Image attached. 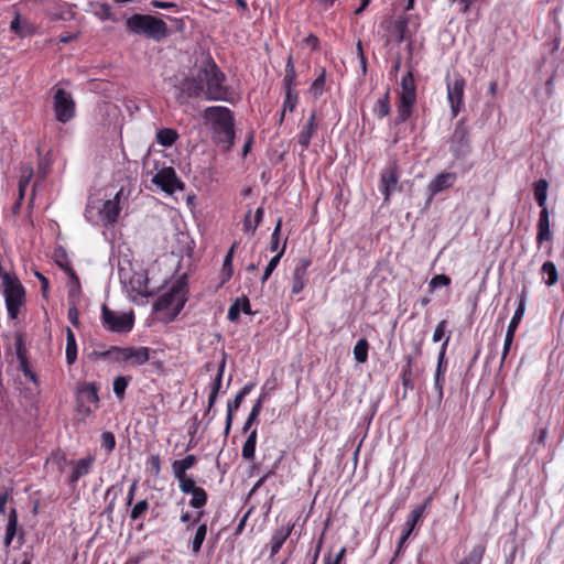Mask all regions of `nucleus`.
I'll return each mask as SVG.
<instances>
[{"instance_id":"nucleus-1","label":"nucleus","mask_w":564,"mask_h":564,"mask_svg":"<svg viewBox=\"0 0 564 564\" xmlns=\"http://www.w3.org/2000/svg\"><path fill=\"white\" fill-rule=\"evenodd\" d=\"M225 80V74L214 59L208 57L194 67L180 83L178 89L187 98L204 96L206 100H227L228 88Z\"/></svg>"},{"instance_id":"nucleus-2","label":"nucleus","mask_w":564,"mask_h":564,"mask_svg":"<svg viewBox=\"0 0 564 564\" xmlns=\"http://www.w3.org/2000/svg\"><path fill=\"white\" fill-rule=\"evenodd\" d=\"M204 117L210 124L215 141L225 149H230L235 139L232 112L226 107H208Z\"/></svg>"},{"instance_id":"nucleus-3","label":"nucleus","mask_w":564,"mask_h":564,"mask_svg":"<svg viewBox=\"0 0 564 564\" xmlns=\"http://www.w3.org/2000/svg\"><path fill=\"white\" fill-rule=\"evenodd\" d=\"M126 26L129 32L137 35H144L156 42L166 37L169 33L166 23L151 14H132L126 20Z\"/></svg>"},{"instance_id":"nucleus-4","label":"nucleus","mask_w":564,"mask_h":564,"mask_svg":"<svg viewBox=\"0 0 564 564\" xmlns=\"http://www.w3.org/2000/svg\"><path fill=\"white\" fill-rule=\"evenodd\" d=\"M400 86L395 124L405 122L412 116L416 102V84L411 70L402 76Z\"/></svg>"},{"instance_id":"nucleus-5","label":"nucleus","mask_w":564,"mask_h":564,"mask_svg":"<svg viewBox=\"0 0 564 564\" xmlns=\"http://www.w3.org/2000/svg\"><path fill=\"white\" fill-rule=\"evenodd\" d=\"M2 289L8 315L11 319H15L24 304L25 290L19 279L9 272L2 274Z\"/></svg>"},{"instance_id":"nucleus-6","label":"nucleus","mask_w":564,"mask_h":564,"mask_svg":"<svg viewBox=\"0 0 564 564\" xmlns=\"http://www.w3.org/2000/svg\"><path fill=\"white\" fill-rule=\"evenodd\" d=\"M186 301L185 282L178 280L166 293L155 301L153 308L156 312L171 310L170 319L172 321L181 313Z\"/></svg>"},{"instance_id":"nucleus-7","label":"nucleus","mask_w":564,"mask_h":564,"mask_svg":"<svg viewBox=\"0 0 564 564\" xmlns=\"http://www.w3.org/2000/svg\"><path fill=\"white\" fill-rule=\"evenodd\" d=\"M449 152L456 160L466 158L471 152V143L466 119L462 118L455 124L454 131L448 139Z\"/></svg>"},{"instance_id":"nucleus-8","label":"nucleus","mask_w":564,"mask_h":564,"mask_svg":"<svg viewBox=\"0 0 564 564\" xmlns=\"http://www.w3.org/2000/svg\"><path fill=\"white\" fill-rule=\"evenodd\" d=\"M53 108L56 120L62 123H66L75 116V101L72 95L63 88L55 90Z\"/></svg>"},{"instance_id":"nucleus-9","label":"nucleus","mask_w":564,"mask_h":564,"mask_svg":"<svg viewBox=\"0 0 564 564\" xmlns=\"http://www.w3.org/2000/svg\"><path fill=\"white\" fill-rule=\"evenodd\" d=\"M447 99L451 106V113L457 117L464 107V90L466 82L462 75L455 74L453 78L446 77Z\"/></svg>"},{"instance_id":"nucleus-10","label":"nucleus","mask_w":564,"mask_h":564,"mask_svg":"<svg viewBox=\"0 0 564 564\" xmlns=\"http://www.w3.org/2000/svg\"><path fill=\"white\" fill-rule=\"evenodd\" d=\"M102 322L113 333H128L133 327L132 313H118L102 305Z\"/></svg>"},{"instance_id":"nucleus-11","label":"nucleus","mask_w":564,"mask_h":564,"mask_svg":"<svg viewBox=\"0 0 564 564\" xmlns=\"http://www.w3.org/2000/svg\"><path fill=\"white\" fill-rule=\"evenodd\" d=\"M402 186L399 184V170L395 161L390 162L381 172L380 175V191L384 198V204L390 202L391 195L395 191H401Z\"/></svg>"},{"instance_id":"nucleus-12","label":"nucleus","mask_w":564,"mask_h":564,"mask_svg":"<svg viewBox=\"0 0 564 564\" xmlns=\"http://www.w3.org/2000/svg\"><path fill=\"white\" fill-rule=\"evenodd\" d=\"M525 301H527V295H525V291L522 290L520 296H519V303H518V307L513 314V317L511 318L509 325H508V328H507V333H506V337H505V341H503V349H502V355H501V365L503 364L505 359L507 358L509 351H510V347L512 345V341H513V338H514V334H516V330L519 326V323L521 321V318L523 317L524 315V312H525Z\"/></svg>"},{"instance_id":"nucleus-13","label":"nucleus","mask_w":564,"mask_h":564,"mask_svg":"<svg viewBox=\"0 0 564 564\" xmlns=\"http://www.w3.org/2000/svg\"><path fill=\"white\" fill-rule=\"evenodd\" d=\"M121 282L133 300L137 296L147 297L151 295L148 288L149 279L144 272H133L129 278L121 275Z\"/></svg>"},{"instance_id":"nucleus-14","label":"nucleus","mask_w":564,"mask_h":564,"mask_svg":"<svg viewBox=\"0 0 564 564\" xmlns=\"http://www.w3.org/2000/svg\"><path fill=\"white\" fill-rule=\"evenodd\" d=\"M98 391L95 383H84L77 392L78 409L82 413L90 414L94 409L98 408Z\"/></svg>"},{"instance_id":"nucleus-15","label":"nucleus","mask_w":564,"mask_h":564,"mask_svg":"<svg viewBox=\"0 0 564 564\" xmlns=\"http://www.w3.org/2000/svg\"><path fill=\"white\" fill-rule=\"evenodd\" d=\"M152 183L169 194H173L176 189H183V183L171 166L161 169L152 177Z\"/></svg>"},{"instance_id":"nucleus-16","label":"nucleus","mask_w":564,"mask_h":564,"mask_svg":"<svg viewBox=\"0 0 564 564\" xmlns=\"http://www.w3.org/2000/svg\"><path fill=\"white\" fill-rule=\"evenodd\" d=\"M457 180V175L454 172H442L438 175H436L429 184L427 192V204L432 202L433 197L452 187Z\"/></svg>"},{"instance_id":"nucleus-17","label":"nucleus","mask_w":564,"mask_h":564,"mask_svg":"<svg viewBox=\"0 0 564 564\" xmlns=\"http://www.w3.org/2000/svg\"><path fill=\"white\" fill-rule=\"evenodd\" d=\"M310 265L311 260L307 258H301L296 262L292 276V294H299L305 288Z\"/></svg>"},{"instance_id":"nucleus-18","label":"nucleus","mask_w":564,"mask_h":564,"mask_svg":"<svg viewBox=\"0 0 564 564\" xmlns=\"http://www.w3.org/2000/svg\"><path fill=\"white\" fill-rule=\"evenodd\" d=\"M419 355H421V346L420 344H415V355L405 356L406 365L404 366L401 373L402 386L405 390L414 389V380L417 376V370L413 368V365L415 356Z\"/></svg>"},{"instance_id":"nucleus-19","label":"nucleus","mask_w":564,"mask_h":564,"mask_svg":"<svg viewBox=\"0 0 564 564\" xmlns=\"http://www.w3.org/2000/svg\"><path fill=\"white\" fill-rule=\"evenodd\" d=\"M95 462L94 456H86L76 462L72 460L69 465L73 467L69 476V484L74 486L82 477L88 475Z\"/></svg>"},{"instance_id":"nucleus-20","label":"nucleus","mask_w":564,"mask_h":564,"mask_svg":"<svg viewBox=\"0 0 564 564\" xmlns=\"http://www.w3.org/2000/svg\"><path fill=\"white\" fill-rule=\"evenodd\" d=\"M150 348L148 347H126V360L132 367H139L150 360Z\"/></svg>"},{"instance_id":"nucleus-21","label":"nucleus","mask_w":564,"mask_h":564,"mask_svg":"<svg viewBox=\"0 0 564 564\" xmlns=\"http://www.w3.org/2000/svg\"><path fill=\"white\" fill-rule=\"evenodd\" d=\"M553 236L550 229V217L547 207L541 208L538 220L536 242L542 245L544 241L552 240Z\"/></svg>"},{"instance_id":"nucleus-22","label":"nucleus","mask_w":564,"mask_h":564,"mask_svg":"<svg viewBox=\"0 0 564 564\" xmlns=\"http://www.w3.org/2000/svg\"><path fill=\"white\" fill-rule=\"evenodd\" d=\"M122 194L120 189L112 199H108L104 203L101 215L107 223H115L120 213L119 199Z\"/></svg>"},{"instance_id":"nucleus-23","label":"nucleus","mask_w":564,"mask_h":564,"mask_svg":"<svg viewBox=\"0 0 564 564\" xmlns=\"http://www.w3.org/2000/svg\"><path fill=\"white\" fill-rule=\"evenodd\" d=\"M316 115H315V111H313L308 118V120L306 121V123L302 127L300 133H299V138H297V141H299V144L303 148V149H307L310 143H311V139L313 137V134L315 133L316 131Z\"/></svg>"},{"instance_id":"nucleus-24","label":"nucleus","mask_w":564,"mask_h":564,"mask_svg":"<svg viewBox=\"0 0 564 564\" xmlns=\"http://www.w3.org/2000/svg\"><path fill=\"white\" fill-rule=\"evenodd\" d=\"M292 530L293 525L291 524H288L286 527H281L275 530L270 542L271 556L275 555L280 551L286 539L290 536Z\"/></svg>"},{"instance_id":"nucleus-25","label":"nucleus","mask_w":564,"mask_h":564,"mask_svg":"<svg viewBox=\"0 0 564 564\" xmlns=\"http://www.w3.org/2000/svg\"><path fill=\"white\" fill-rule=\"evenodd\" d=\"M224 370H225V360H223L220 362V365L218 366L216 377L214 378V380L210 383V392H209V397H208V408H207L205 415H207L210 412L212 408L214 406V404L217 400L218 392L221 388Z\"/></svg>"},{"instance_id":"nucleus-26","label":"nucleus","mask_w":564,"mask_h":564,"mask_svg":"<svg viewBox=\"0 0 564 564\" xmlns=\"http://www.w3.org/2000/svg\"><path fill=\"white\" fill-rule=\"evenodd\" d=\"M197 462L195 455H187L183 459H176L172 463V471L174 477L186 476V471L191 469Z\"/></svg>"},{"instance_id":"nucleus-27","label":"nucleus","mask_w":564,"mask_h":564,"mask_svg":"<svg viewBox=\"0 0 564 564\" xmlns=\"http://www.w3.org/2000/svg\"><path fill=\"white\" fill-rule=\"evenodd\" d=\"M431 501V497H429L424 503L417 505L410 513L408 520L404 523V529L409 531H413L416 523L421 520L423 517L424 510L426 509L427 505Z\"/></svg>"},{"instance_id":"nucleus-28","label":"nucleus","mask_w":564,"mask_h":564,"mask_svg":"<svg viewBox=\"0 0 564 564\" xmlns=\"http://www.w3.org/2000/svg\"><path fill=\"white\" fill-rule=\"evenodd\" d=\"M77 358V345L75 334L69 327H66V361L73 365Z\"/></svg>"},{"instance_id":"nucleus-29","label":"nucleus","mask_w":564,"mask_h":564,"mask_svg":"<svg viewBox=\"0 0 564 564\" xmlns=\"http://www.w3.org/2000/svg\"><path fill=\"white\" fill-rule=\"evenodd\" d=\"M549 183L541 178L534 183V198L541 208L546 207Z\"/></svg>"},{"instance_id":"nucleus-30","label":"nucleus","mask_w":564,"mask_h":564,"mask_svg":"<svg viewBox=\"0 0 564 564\" xmlns=\"http://www.w3.org/2000/svg\"><path fill=\"white\" fill-rule=\"evenodd\" d=\"M256 445H257V430H252L249 433V435L242 446L241 455L245 459L251 460L254 458Z\"/></svg>"},{"instance_id":"nucleus-31","label":"nucleus","mask_w":564,"mask_h":564,"mask_svg":"<svg viewBox=\"0 0 564 564\" xmlns=\"http://www.w3.org/2000/svg\"><path fill=\"white\" fill-rule=\"evenodd\" d=\"M207 535V524L203 523L197 527L195 534L191 541L192 552L197 555L200 552L203 542L205 541Z\"/></svg>"},{"instance_id":"nucleus-32","label":"nucleus","mask_w":564,"mask_h":564,"mask_svg":"<svg viewBox=\"0 0 564 564\" xmlns=\"http://www.w3.org/2000/svg\"><path fill=\"white\" fill-rule=\"evenodd\" d=\"M178 134L176 130L164 128L156 132V141L163 147H171L177 140Z\"/></svg>"},{"instance_id":"nucleus-33","label":"nucleus","mask_w":564,"mask_h":564,"mask_svg":"<svg viewBox=\"0 0 564 564\" xmlns=\"http://www.w3.org/2000/svg\"><path fill=\"white\" fill-rule=\"evenodd\" d=\"M541 272H542V274L547 276L544 280V282L547 286H552L557 283L558 272H557L556 265L552 261L544 262L541 268Z\"/></svg>"},{"instance_id":"nucleus-34","label":"nucleus","mask_w":564,"mask_h":564,"mask_svg":"<svg viewBox=\"0 0 564 564\" xmlns=\"http://www.w3.org/2000/svg\"><path fill=\"white\" fill-rule=\"evenodd\" d=\"M99 357L104 359H110L116 362H124L126 347L112 346L108 350L99 352Z\"/></svg>"},{"instance_id":"nucleus-35","label":"nucleus","mask_w":564,"mask_h":564,"mask_svg":"<svg viewBox=\"0 0 564 564\" xmlns=\"http://www.w3.org/2000/svg\"><path fill=\"white\" fill-rule=\"evenodd\" d=\"M17 525H18V516L15 509H12L9 519L8 524L6 528V536H4V544L9 546L15 535L17 532Z\"/></svg>"},{"instance_id":"nucleus-36","label":"nucleus","mask_w":564,"mask_h":564,"mask_svg":"<svg viewBox=\"0 0 564 564\" xmlns=\"http://www.w3.org/2000/svg\"><path fill=\"white\" fill-rule=\"evenodd\" d=\"M243 401V398L241 395H236L232 401H229L227 404V415H226V426H225V434L228 435L232 419H234V411L238 410Z\"/></svg>"},{"instance_id":"nucleus-37","label":"nucleus","mask_w":564,"mask_h":564,"mask_svg":"<svg viewBox=\"0 0 564 564\" xmlns=\"http://www.w3.org/2000/svg\"><path fill=\"white\" fill-rule=\"evenodd\" d=\"M369 343L366 338H360L354 347V357L356 361L364 364L368 360Z\"/></svg>"},{"instance_id":"nucleus-38","label":"nucleus","mask_w":564,"mask_h":564,"mask_svg":"<svg viewBox=\"0 0 564 564\" xmlns=\"http://www.w3.org/2000/svg\"><path fill=\"white\" fill-rule=\"evenodd\" d=\"M373 112L379 118H383L390 112V91H386L382 98H379L373 107Z\"/></svg>"},{"instance_id":"nucleus-39","label":"nucleus","mask_w":564,"mask_h":564,"mask_svg":"<svg viewBox=\"0 0 564 564\" xmlns=\"http://www.w3.org/2000/svg\"><path fill=\"white\" fill-rule=\"evenodd\" d=\"M10 30L20 36L31 34V26L26 21H21L20 14L17 13L10 23Z\"/></svg>"},{"instance_id":"nucleus-40","label":"nucleus","mask_w":564,"mask_h":564,"mask_svg":"<svg viewBox=\"0 0 564 564\" xmlns=\"http://www.w3.org/2000/svg\"><path fill=\"white\" fill-rule=\"evenodd\" d=\"M485 554V545L478 544L473 547L469 554L463 558L458 564H480Z\"/></svg>"},{"instance_id":"nucleus-41","label":"nucleus","mask_w":564,"mask_h":564,"mask_svg":"<svg viewBox=\"0 0 564 564\" xmlns=\"http://www.w3.org/2000/svg\"><path fill=\"white\" fill-rule=\"evenodd\" d=\"M448 341H449V337H447L444 340V343L442 344V347H441V350H440V354H438V358H437V367H436V371H435V381H438L442 378V376L445 373V371H446L445 352H446V348H447Z\"/></svg>"},{"instance_id":"nucleus-42","label":"nucleus","mask_w":564,"mask_h":564,"mask_svg":"<svg viewBox=\"0 0 564 564\" xmlns=\"http://www.w3.org/2000/svg\"><path fill=\"white\" fill-rule=\"evenodd\" d=\"M296 72L293 64L292 55H289L286 65H285V76L283 78V84L285 88H291L295 85Z\"/></svg>"},{"instance_id":"nucleus-43","label":"nucleus","mask_w":564,"mask_h":564,"mask_svg":"<svg viewBox=\"0 0 564 564\" xmlns=\"http://www.w3.org/2000/svg\"><path fill=\"white\" fill-rule=\"evenodd\" d=\"M235 247H236V243H234L230 247L227 254L225 256L223 269H221L223 282L228 281L232 276V258H234Z\"/></svg>"},{"instance_id":"nucleus-44","label":"nucleus","mask_w":564,"mask_h":564,"mask_svg":"<svg viewBox=\"0 0 564 564\" xmlns=\"http://www.w3.org/2000/svg\"><path fill=\"white\" fill-rule=\"evenodd\" d=\"M263 399H264V394H261L259 397V399L256 401V403L253 404L249 415H248V419L246 420L245 424H243V432H247L252 423L257 420L258 415L260 414L261 412V409H262V402H263Z\"/></svg>"},{"instance_id":"nucleus-45","label":"nucleus","mask_w":564,"mask_h":564,"mask_svg":"<svg viewBox=\"0 0 564 564\" xmlns=\"http://www.w3.org/2000/svg\"><path fill=\"white\" fill-rule=\"evenodd\" d=\"M130 377L119 376L115 378L112 383L113 393L118 399H122L124 397L126 389L129 384Z\"/></svg>"},{"instance_id":"nucleus-46","label":"nucleus","mask_w":564,"mask_h":564,"mask_svg":"<svg viewBox=\"0 0 564 564\" xmlns=\"http://www.w3.org/2000/svg\"><path fill=\"white\" fill-rule=\"evenodd\" d=\"M297 104V93L291 88H285V99L283 104V111L281 113V120L284 117L285 110L293 111Z\"/></svg>"},{"instance_id":"nucleus-47","label":"nucleus","mask_w":564,"mask_h":564,"mask_svg":"<svg viewBox=\"0 0 564 564\" xmlns=\"http://www.w3.org/2000/svg\"><path fill=\"white\" fill-rule=\"evenodd\" d=\"M191 495H192V499L189 501V505L193 508L200 509L207 503V494L203 488L198 487Z\"/></svg>"},{"instance_id":"nucleus-48","label":"nucleus","mask_w":564,"mask_h":564,"mask_svg":"<svg viewBox=\"0 0 564 564\" xmlns=\"http://www.w3.org/2000/svg\"><path fill=\"white\" fill-rule=\"evenodd\" d=\"M284 250H285V245L282 247V249L280 250V252L278 254H275L268 263V265L265 267L264 269V272L262 274V278H261V282L264 283L269 278L270 275L272 274V272L275 270V268L278 267L280 260H281V257L283 256L284 253Z\"/></svg>"},{"instance_id":"nucleus-49","label":"nucleus","mask_w":564,"mask_h":564,"mask_svg":"<svg viewBox=\"0 0 564 564\" xmlns=\"http://www.w3.org/2000/svg\"><path fill=\"white\" fill-rule=\"evenodd\" d=\"M178 480L180 489L183 494H192L195 491L198 487L196 486V482L193 477L186 475L182 477H175Z\"/></svg>"},{"instance_id":"nucleus-50","label":"nucleus","mask_w":564,"mask_h":564,"mask_svg":"<svg viewBox=\"0 0 564 564\" xmlns=\"http://www.w3.org/2000/svg\"><path fill=\"white\" fill-rule=\"evenodd\" d=\"M149 509V502L148 500H140L138 501L130 511V519L132 521H135L140 519Z\"/></svg>"},{"instance_id":"nucleus-51","label":"nucleus","mask_w":564,"mask_h":564,"mask_svg":"<svg viewBox=\"0 0 564 564\" xmlns=\"http://www.w3.org/2000/svg\"><path fill=\"white\" fill-rule=\"evenodd\" d=\"M101 446L108 452H112L116 446V438L111 432H104L100 440Z\"/></svg>"},{"instance_id":"nucleus-52","label":"nucleus","mask_w":564,"mask_h":564,"mask_svg":"<svg viewBox=\"0 0 564 564\" xmlns=\"http://www.w3.org/2000/svg\"><path fill=\"white\" fill-rule=\"evenodd\" d=\"M408 23H409V18L408 17H404V18H400L397 23H395V30L398 31L399 33V39L398 41L399 42H402L405 40L406 37V33H408Z\"/></svg>"},{"instance_id":"nucleus-53","label":"nucleus","mask_w":564,"mask_h":564,"mask_svg":"<svg viewBox=\"0 0 564 564\" xmlns=\"http://www.w3.org/2000/svg\"><path fill=\"white\" fill-rule=\"evenodd\" d=\"M325 86V73L323 72L311 85V93L318 97L322 95Z\"/></svg>"},{"instance_id":"nucleus-54","label":"nucleus","mask_w":564,"mask_h":564,"mask_svg":"<svg viewBox=\"0 0 564 564\" xmlns=\"http://www.w3.org/2000/svg\"><path fill=\"white\" fill-rule=\"evenodd\" d=\"M281 226H282V220H281V218H279L278 221H276V225H275V227L273 229V232L271 235V243H270L271 251H276L278 250L279 241H280Z\"/></svg>"},{"instance_id":"nucleus-55","label":"nucleus","mask_w":564,"mask_h":564,"mask_svg":"<svg viewBox=\"0 0 564 564\" xmlns=\"http://www.w3.org/2000/svg\"><path fill=\"white\" fill-rule=\"evenodd\" d=\"M449 283H451L449 276H447L445 274H437L431 279L430 286L432 289H436L440 286H447V285H449Z\"/></svg>"},{"instance_id":"nucleus-56","label":"nucleus","mask_w":564,"mask_h":564,"mask_svg":"<svg viewBox=\"0 0 564 564\" xmlns=\"http://www.w3.org/2000/svg\"><path fill=\"white\" fill-rule=\"evenodd\" d=\"M148 465L153 473L154 476H159L161 473V459L159 455H152L149 460Z\"/></svg>"},{"instance_id":"nucleus-57","label":"nucleus","mask_w":564,"mask_h":564,"mask_svg":"<svg viewBox=\"0 0 564 564\" xmlns=\"http://www.w3.org/2000/svg\"><path fill=\"white\" fill-rule=\"evenodd\" d=\"M240 315V302L237 299L229 307L228 310V319L230 322H236L239 318Z\"/></svg>"},{"instance_id":"nucleus-58","label":"nucleus","mask_w":564,"mask_h":564,"mask_svg":"<svg viewBox=\"0 0 564 564\" xmlns=\"http://www.w3.org/2000/svg\"><path fill=\"white\" fill-rule=\"evenodd\" d=\"M446 326H447V322L445 319L441 321L436 325L434 334H433V341L434 343L440 341L444 337Z\"/></svg>"},{"instance_id":"nucleus-59","label":"nucleus","mask_w":564,"mask_h":564,"mask_svg":"<svg viewBox=\"0 0 564 564\" xmlns=\"http://www.w3.org/2000/svg\"><path fill=\"white\" fill-rule=\"evenodd\" d=\"M256 229H257V224H254V221H252V219H251V210H249L246 214L245 219H243V231L245 232H250L251 235H253Z\"/></svg>"},{"instance_id":"nucleus-60","label":"nucleus","mask_w":564,"mask_h":564,"mask_svg":"<svg viewBox=\"0 0 564 564\" xmlns=\"http://www.w3.org/2000/svg\"><path fill=\"white\" fill-rule=\"evenodd\" d=\"M345 552H346V549L341 547L335 556H332V555L325 556L323 564H340V562L345 555Z\"/></svg>"},{"instance_id":"nucleus-61","label":"nucleus","mask_w":564,"mask_h":564,"mask_svg":"<svg viewBox=\"0 0 564 564\" xmlns=\"http://www.w3.org/2000/svg\"><path fill=\"white\" fill-rule=\"evenodd\" d=\"M35 276L40 280L41 282V291H42V295L44 297H46L47 295V291H48V280L40 272H35Z\"/></svg>"},{"instance_id":"nucleus-62","label":"nucleus","mask_w":564,"mask_h":564,"mask_svg":"<svg viewBox=\"0 0 564 564\" xmlns=\"http://www.w3.org/2000/svg\"><path fill=\"white\" fill-rule=\"evenodd\" d=\"M68 319L69 322L74 325V326H78L79 324V321H78V311L75 306H72L68 308Z\"/></svg>"},{"instance_id":"nucleus-63","label":"nucleus","mask_w":564,"mask_h":564,"mask_svg":"<svg viewBox=\"0 0 564 564\" xmlns=\"http://www.w3.org/2000/svg\"><path fill=\"white\" fill-rule=\"evenodd\" d=\"M138 479H134L129 488L128 496H127V506H131L134 498V492L138 487Z\"/></svg>"},{"instance_id":"nucleus-64","label":"nucleus","mask_w":564,"mask_h":564,"mask_svg":"<svg viewBox=\"0 0 564 564\" xmlns=\"http://www.w3.org/2000/svg\"><path fill=\"white\" fill-rule=\"evenodd\" d=\"M151 4L154 8H158V9H173V8H177V4L174 3V2H164V1H159V0L152 1Z\"/></svg>"}]
</instances>
